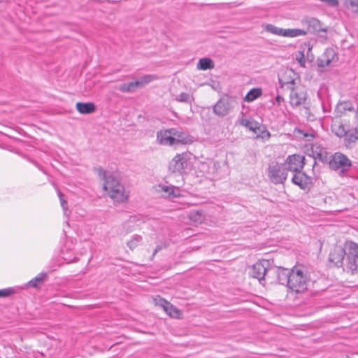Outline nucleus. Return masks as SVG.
<instances>
[{
  "label": "nucleus",
  "instance_id": "nucleus-38",
  "mask_svg": "<svg viewBox=\"0 0 358 358\" xmlns=\"http://www.w3.org/2000/svg\"><path fill=\"white\" fill-rule=\"evenodd\" d=\"M155 304L158 305L163 308V309L165 310L166 308V304H165L164 302H168L166 300H165L163 298H161L160 296H158L154 299Z\"/></svg>",
  "mask_w": 358,
  "mask_h": 358
},
{
  "label": "nucleus",
  "instance_id": "nucleus-5",
  "mask_svg": "<svg viewBox=\"0 0 358 358\" xmlns=\"http://www.w3.org/2000/svg\"><path fill=\"white\" fill-rule=\"evenodd\" d=\"M268 176L274 184L283 183L287 177L285 166L278 163L270 165L268 168Z\"/></svg>",
  "mask_w": 358,
  "mask_h": 358
},
{
  "label": "nucleus",
  "instance_id": "nucleus-11",
  "mask_svg": "<svg viewBox=\"0 0 358 358\" xmlns=\"http://www.w3.org/2000/svg\"><path fill=\"white\" fill-rule=\"evenodd\" d=\"M188 165V156L186 153L178 154L169 164L172 172L182 173Z\"/></svg>",
  "mask_w": 358,
  "mask_h": 358
},
{
  "label": "nucleus",
  "instance_id": "nucleus-6",
  "mask_svg": "<svg viewBox=\"0 0 358 358\" xmlns=\"http://www.w3.org/2000/svg\"><path fill=\"white\" fill-rule=\"evenodd\" d=\"M287 87L291 90L290 92V103L294 107H298L305 103L306 100V93L303 90H299L294 88V80L287 82L285 84Z\"/></svg>",
  "mask_w": 358,
  "mask_h": 358
},
{
  "label": "nucleus",
  "instance_id": "nucleus-31",
  "mask_svg": "<svg viewBox=\"0 0 358 358\" xmlns=\"http://www.w3.org/2000/svg\"><path fill=\"white\" fill-rule=\"evenodd\" d=\"M338 109L341 112L345 111H353L354 106L351 101H344L341 102L338 106Z\"/></svg>",
  "mask_w": 358,
  "mask_h": 358
},
{
  "label": "nucleus",
  "instance_id": "nucleus-2",
  "mask_svg": "<svg viewBox=\"0 0 358 358\" xmlns=\"http://www.w3.org/2000/svg\"><path fill=\"white\" fill-rule=\"evenodd\" d=\"M310 282V275L305 266H294L291 269L288 289L295 293H303L307 290Z\"/></svg>",
  "mask_w": 358,
  "mask_h": 358
},
{
  "label": "nucleus",
  "instance_id": "nucleus-44",
  "mask_svg": "<svg viewBox=\"0 0 358 358\" xmlns=\"http://www.w3.org/2000/svg\"><path fill=\"white\" fill-rule=\"evenodd\" d=\"M267 135L270 136V133L268 131H267Z\"/></svg>",
  "mask_w": 358,
  "mask_h": 358
},
{
  "label": "nucleus",
  "instance_id": "nucleus-41",
  "mask_svg": "<svg viewBox=\"0 0 358 358\" xmlns=\"http://www.w3.org/2000/svg\"><path fill=\"white\" fill-rule=\"evenodd\" d=\"M320 1L327 3L329 6H337L338 5V0H320Z\"/></svg>",
  "mask_w": 358,
  "mask_h": 358
},
{
  "label": "nucleus",
  "instance_id": "nucleus-40",
  "mask_svg": "<svg viewBox=\"0 0 358 358\" xmlns=\"http://www.w3.org/2000/svg\"><path fill=\"white\" fill-rule=\"evenodd\" d=\"M296 60L301 66H305L306 61L303 52H299V57H296Z\"/></svg>",
  "mask_w": 358,
  "mask_h": 358
},
{
  "label": "nucleus",
  "instance_id": "nucleus-7",
  "mask_svg": "<svg viewBox=\"0 0 358 358\" xmlns=\"http://www.w3.org/2000/svg\"><path fill=\"white\" fill-rule=\"evenodd\" d=\"M352 166L351 161L345 155L336 152L329 162V167L333 170H340L345 172Z\"/></svg>",
  "mask_w": 358,
  "mask_h": 358
},
{
  "label": "nucleus",
  "instance_id": "nucleus-8",
  "mask_svg": "<svg viewBox=\"0 0 358 358\" xmlns=\"http://www.w3.org/2000/svg\"><path fill=\"white\" fill-rule=\"evenodd\" d=\"M304 160L305 157L303 156L295 154L288 156L282 165L285 166L287 171L296 173L303 169L305 165Z\"/></svg>",
  "mask_w": 358,
  "mask_h": 358
},
{
  "label": "nucleus",
  "instance_id": "nucleus-19",
  "mask_svg": "<svg viewBox=\"0 0 358 358\" xmlns=\"http://www.w3.org/2000/svg\"><path fill=\"white\" fill-rule=\"evenodd\" d=\"M277 280L281 285H286L288 287L289 283V275H291V270L284 268H278L275 270Z\"/></svg>",
  "mask_w": 358,
  "mask_h": 358
},
{
  "label": "nucleus",
  "instance_id": "nucleus-3",
  "mask_svg": "<svg viewBox=\"0 0 358 358\" xmlns=\"http://www.w3.org/2000/svg\"><path fill=\"white\" fill-rule=\"evenodd\" d=\"M332 131L339 138L344 137L345 145L350 147L358 140V129L351 128L350 124L343 120L336 122L331 127Z\"/></svg>",
  "mask_w": 358,
  "mask_h": 358
},
{
  "label": "nucleus",
  "instance_id": "nucleus-13",
  "mask_svg": "<svg viewBox=\"0 0 358 358\" xmlns=\"http://www.w3.org/2000/svg\"><path fill=\"white\" fill-rule=\"evenodd\" d=\"M269 263L268 261L264 260L255 263L252 268L251 275L254 278H257L261 282L264 280Z\"/></svg>",
  "mask_w": 358,
  "mask_h": 358
},
{
  "label": "nucleus",
  "instance_id": "nucleus-18",
  "mask_svg": "<svg viewBox=\"0 0 358 358\" xmlns=\"http://www.w3.org/2000/svg\"><path fill=\"white\" fill-rule=\"evenodd\" d=\"M304 23L307 25L308 31L310 32H327V28L323 27L321 22L317 18L308 17L304 20Z\"/></svg>",
  "mask_w": 358,
  "mask_h": 358
},
{
  "label": "nucleus",
  "instance_id": "nucleus-23",
  "mask_svg": "<svg viewBox=\"0 0 358 358\" xmlns=\"http://www.w3.org/2000/svg\"><path fill=\"white\" fill-rule=\"evenodd\" d=\"M215 66L213 61L210 58H201L197 64V69L201 70L212 69Z\"/></svg>",
  "mask_w": 358,
  "mask_h": 358
},
{
  "label": "nucleus",
  "instance_id": "nucleus-24",
  "mask_svg": "<svg viewBox=\"0 0 358 358\" xmlns=\"http://www.w3.org/2000/svg\"><path fill=\"white\" fill-rule=\"evenodd\" d=\"M262 94V91L260 88H253L248 92L244 100L247 102H252L259 97Z\"/></svg>",
  "mask_w": 358,
  "mask_h": 358
},
{
  "label": "nucleus",
  "instance_id": "nucleus-25",
  "mask_svg": "<svg viewBox=\"0 0 358 358\" xmlns=\"http://www.w3.org/2000/svg\"><path fill=\"white\" fill-rule=\"evenodd\" d=\"M176 101L182 103H186L192 105V102L194 101V98L192 94L181 92L178 96H176Z\"/></svg>",
  "mask_w": 358,
  "mask_h": 358
},
{
  "label": "nucleus",
  "instance_id": "nucleus-10",
  "mask_svg": "<svg viewBox=\"0 0 358 358\" xmlns=\"http://www.w3.org/2000/svg\"><path fill=\"white\" fill-rule=\"evenodd\" d=\"M346 257L345 244L344 247L336 246L329 255V262L336 267H341L344 264Z\"/></svg>",
  "mask_w": 358,
  "mask_h": 358
},
{
  "label": "nucleus",
  "instance_id": "nucleus-20",
  "mask_svg": "<svg viewBox=\"0 0 358 358\" xmlns=\"http://www.w3.org/2000/svg\"><path fill=\"white\" fill-rule=\"evenodd\" d=\"M76 109L81 114H91L96 110V106L93 103L78 102L76 103Z\"/></svg>",
  "mask_w": 358,
  "mask_h": 358
},
{
  "label": "nucleus",
  "instance_id": "nucleus-37",
  "mask_svg": "<svg viewBox=\"0 0 358 358\" xmlns=\"http://www.w3.org/2000/svg\"><path fill=\"white\" fill-rule=\"evenodd\" d=\"M57 194L60 200L61 206L62 208L66 210L67 209V201L64 199V195L61 191H57Z\"/></svg>",
  "mask_w": 358,
  "mask_h": 358
},
{
  "label": "nucleus",
  "instance_id": "nucleus-35",
  "mask_svg": "<svg viewBox=\"0 0 358 358\" xmlns=\"http://www.w3.org/2000/svg\"><path fill=\"white\" fill-rule=\"evenodd\" d=\"M347 5L352 13H358V0H348Z\"/></svg>",
  "mask_w": 358,
  "mask_h": 358
},
{
  "label": "nucleus",
  "instance_id": "nucleus-45",
  "mask_svg": "<svg viewBox=\"0 0 358 358\" xmlns=\"http://www.w3.org/2000/svg\"><path fill=\"white\" fill-rule=\"evenodd\" d=\"M357 112H358V107H357Z\"/></svg>",
  "mask_w": 358,
  "mask_h": 358
},
{
  "label": "nucleus",
  "instance_id": "nucleus-22",
  "mask_svg": "<svg viewBox=\"0 0 358 358\" xmlns=\"http://www.w3.org/2000/svg\"><path fill=\"white\" fill-rule=\"evenodd\" d=\"M239 124L254 132H256L257 129H259L258 123L256 121L249 120L247 118H241L239 120Z\"/></svg>",
  "mask_w": 358,
  "mask_h": 358
},
{
  "label": "nucleus",
  "instance_id": "nucleus-17",
  "mask_svg": "<svg viewBox=\"0 0 358 358\" xmlns=\"http://www.w3.org/2000/svg\"><path fill=\"white\" fill-rule=\"evenodd\" d=\"M335 57H336V55L334 50L331 48L327 49L323 55L317 59V65L321 68L328 66L334 60Z\"/></svg>",
  "mask_w": 358,
  "mask_h": 358
},
{
  "label": "nucleus",
  "instance_id": "nucleus-15",
  "mask_svg": "<svg viewBox=\"0 0 358 358\" xmlns=\"http://www.w3.org/2000/svg\"><path fill=\"white\" fill-rule=\"evenodd\" d=\"M173 138H174L175 145L189 144L192 143V137L185 133L182 130L176 128H171Z\"/></svg>",
  "mask_w": 358,
  "mask_h": 358
},
{
  "label": "nucleus",
  "instance_id": "nucleus-26",
  "mask_svg": "<svg viewBox=\"0 0 358 358\" xmlns=\"http://www.w3.org/2000/svg\"><path fill=\"white\" fill-rule=\"evenodd\" d=\"M313 156L315 159H318L322 162H326L327 160V152L320 147H316L315 150H313Z\"/></svg>",
  "mask_w": 358,
  "mask_h": 358
},
{
  "label": "nucleus",
  "instance_id": "nucleus-21",
  "mask_svg": "<svg viewBox=\"0 0 358 358\" xmlns=\"http://www.w3.org/2000/svg\"><path fill=\"white\" fill-rule=\"evenodd\" d=\"M140 88L139 83L137 80L130 82L128 83H124L118 87V90L122 92H135L137 89Z\"/></svg>",
  "mask_w": 358,
  "mask_h": 358
},
{
  "label": "nucleus",
  "instance_id": "nucleus-4",
  "mask_svg": "<svg viewBox=\"0 0 358 358\" xmlns=\"http://www.w3.org/2000/svg\"><path fill=\"white\" fill-rule=\"evenodd\" d=\"M345 267L352 273L358 272V244L352 241L345 242Z\"/></svg>",
  "mask_w": 358,
  "mask_h": 358
},
{
  "label": "nucleus",
  "instance_id": "nucleus-9",
  "mask_svg": "<svg viewBox=\"0 0 358 358\" xmlns=\"http://www.w3.org/2000/svg\"><path fill=\"white\" fill-rule=\"evenodd\" d=\"M233 100L229 96L221 98L213 106V113L220 117L226 116L229 113L231 108Z\"/></svg>",
  "mask_w": 358,
  "mask_h": 358
},
{
  "label": "nucleus",
  "instance_id": "nucleus-27",
  "mask_svg": "<svg viewBox=\"0 0 358 358\" xmlns=\"http://www.w3.org/2000/svg\"><path fill=\"white\" fill-rule=\"evenodd\" d=\"M306 34V31L301 29H287L284 32V36L291 38L304 36Z\"/></svg>",
  "mask_w": 358,
  "mask_h": 358
},
{
  "label": "nucleus",
  "instance_id": "nucleus-34",
  "mask_svg": "<svg viewBox=\"0 0 358 358\" xmlns=\"http://www.w3.org/2000/svg\"><path fill=\"white\" fill-rule=\"evenodd\" d=\"M155 79V76L152 75H147L142 77L140 80H137L139 83V87H142L145 85L150 83Z\"/></svg>",
  "mask_w": 358,
  "mask_h": 358
},
{
  "label": "nucleus",
  "instance_id": "nucleus-32",
  "mask_svg": "<svg viewBox=\"0 0 358 358\" xmlns=\"http://www.w3.org/2000/svg\"><path fill=\"white\" fill-rule=\"evenodd\" d=\"M45 277H46L45 273H40L38 275H37L34 279L30 280L29 282V285L32 287L36 288L38 287L39 284L41 283L44 280Z\"/></svg>",
  "mask_w": 358,
  "mask_h": 358
},
{
  "label": "nucleus",
  "instance_id": "nucleus-33",
  "mask_svg": "<svg viewBox=\"0 0 358 358\" xmlns=\"http://www.w3.org/2000/svg\"><path fill=\"white\" fill-rule=\"evenodd\" d=\"M189 217L190 220L194 222H201L203 220V215L201 211L199 210H192L189 213Z\"/></svg>",
  "mask_w": 358,
  "mask_h": 358
},
{
  "label": "nucleus",
  "instance_id": "nucleus-36",
  "mask_svg": "<svg viewBox=\"0 0 358 358\" xmlns=\"http://www.w3.org/2000/svg\"><path fill=\"white\" fill-rule=\"evenodd\" d=\"M13 293L14 291L12 288L0 289V298L9 296Z\"/></svg>",
  "mask_w": 358,
  "mask_h": 358
},
{
  "label": "nucleus",
  "instance_id": "nucleus-42",
  "mask_svg": "<svg viewBox=\"0 0 358 358\" xmlns=\"http://www.w3.org/2000/svg\"><path fill=\"white\" fill-rule=\"evenodd\" d=\"M282 100H283V98L280 95H278L275 97V101L278 103V104H280Z\"/></svg>",
  "mask_w": 358,
  "mask_h": 358
},
{
  "label": "nucleus",
  "instance_id": "nucleus-12",
  "mask_svg": "<svg viewBox=\"0 0 358 358\" xmlns=\"http://www.w3.org/2000/svg\"><path fill=\"white\" fill-rule=\"evenodd\" d=\"M292 182L298 185L301 189L308 191L312 186V178L307 176L304 172L299 171L294 174Z\"/></svg>",
  "mask_w": 358,
  "mask_h": 358
},
{
  "label": "nucleus",
  "instance_id": "nucleus-16",
  "mask_svg": "<svg viewBox=\"0 0 358 358\" xmlns=\"http://www.w3.org/2000/svg\"><path fill=\"white\" fill-rule=\"evenodd\" d=\"M157 141L159 144L164 145L172 146L175 145L171 129L157 131Z\"/></svg>",
  "mask_w": 358,
  "mask_h": 358
},
{
  "label": "nucleus",
  "instance_id": "nucleus-43",
  "mask_svg": "<svg viewBox=\"0 0 358 358\" xmlns=\"http://www.w3.org/2000/svg\"><path fill=\"white\" fill-rule=\"evenodd\" d=\"M160 250H161V248H160L159 246H157V247L155 248V250H154V252H153V255H153V256H155V255L157 254V252L158 251H159Z\"/></svg>",
  "mask_w": 358,
  "mask_h": 358
},
{
  "label": "nucleus",
  "instance_id": "nucleus-30",
  "mask_svg": "<svg viewBox=\"0 0 358 358\" xmlns=\"http://www.w3.org/2000/svg\"><path fill=\"white\" fill-rule=\"evenodd\" d=\"M265 29L269 33L282 36H284V32L285 31V29L277 27L271 24H266Z\"/></svg>",
  "mask_w": 358,
  "mask_h": 358
},
{
  "label": "nucleus",
  "instance_id": "nucleus-29",
  "mask_svg": "<svg viewBox=\"0 0 358 358\" xmlns=\"http://www.w3.org/2000/svg\"><path fill=\"white\" fill-rule=\"evenodd\" d=\"M142 240L141 236L135 234L127 241V245L131 250H134L141 243Z\"/></svg>",
  "mask_w": 358,
  "mask_h": 358
},
{
  "label": "nucleus",
  "instance_id": "nucleus-1",
  "mask_svg": "<svg viewBox=\"0 0 358 358\" xmlns=\"http://www.w3.org/2000/svg\"><path fill=\"white\" fill-rule=\"evenodd\" d=\"M99 175L104 180L103 189L110 197L116 202H123L128 198L125 193L124 185L113 175H106V171L101 168L98 169Z\"/></svg>",
  "mask_w": 358,
  "mask_h": 358
},
{
  "label": "nucleus",
  "instance_id": "nucleus-28",
  "mask_svg": "<svg viewBox=\"0 0 358 358\" xmlns=\"http://www.w3.org/2000/svg\"><path fill=\"white\" fill-rule=\"evenodd\" d=\"M166 304V308L164 310L169 315L172 317H179L180 311L173 306L170 302H164Z\"/></svg>",
  "mask_w": 358,
  "mask_h": 358
},
{
  "label": "nucleus",
  "instance_id": "nucleus-39",
  "mask_svg": "<svg viewBox=\"0 0 358 358\" xmlns=\"http://www.w3.org/2000/svg\"><path fill=\"white\" fill-rule=\"evenodd\" d=\"M155 304L158 305L163 308V309L165 310L166 308V304H165L164 302H168L166 300H165L163 298H161L160 296H158L154 299Z\"/></svg>",
  "mask_w": 358,
  "mask_h": 358
},
{
  "label": "nucleus",
  "instance_id": "nucleus-14",
  "mask_svg": "<svg viewBox=\"0 0 358 358\" xmlns=\"http://www.w3.org/2000/svg\"><path fill=\"white\" fill-rule=\"evenodd\" d=\"M155 188L156 191L162 193L163 196L170 199L180 196V189L173 185L159 184Z\"/></svg>",
  "mask_w": 358,
  "mask_h": 358
}]
</instances>
